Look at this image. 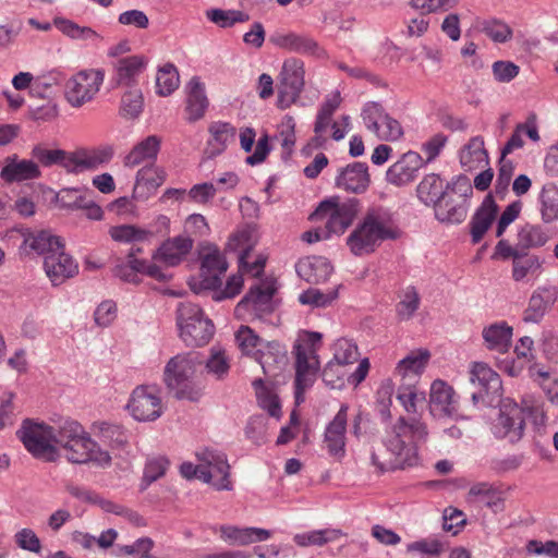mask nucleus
Listing matches in <instances>:
<instances>
[{"instance_id": "obj_1", "label": "nucleus", "mask_w": 558, "mask_h": 558, "mask_svg": "<svg viewBox=\"0 0 558 558\" xmlns=\"http://www.w3.org/2000/svg\"><path fill=\"white\" fill-rule=\"evenodd\" d=\"M427 437L425 422L400 416L386 437L371 446V464L379 474L412 466L417 461V447L426 442Z\"/></svg>"}, {"instance_id": "obj_2", "label": "nucleus", "mask_w": 558, "mask_h": 558, "mask_svg": "<svg viewBox=\"0 0 558 558\" xmlns=\"http://www.w3.org/2000/svg\"><path fill=\"white\" fill-rule=\"evenodd\" d=\"M53 445L63 451V457L71 463H93L100 468L111 464V456L92 439L85 428L75 420L60 418L51 425Z\"/></svg>"}, {"instance_id": "obj_3", "label": "nucleus", "mask_w": 558, "mask_h": 558, "mask_svg": "<svg viewBox=\"0 0 558 558\" xmlns=\"http://www.w3.org/2000/svg\"><path fill=\"white\" fill-rule=\"evenodd\" d=\"M113 154V147L110 145L92 149L80 148L74 151H66L61 148H51L43 143L33 146L31 151L32 158L38 166L45 168L59 166L68 173L74 174L96 170L100 166L109 163Z\"/></svg>"}, {"instance_id": "obj_4", "label": "nucleus", "mask_w": 558, "mask_h": 558, "mask_svg": "<svg viewBox=\"0 0 558 558\" xmlns=\"http://www.w3.org/2000/svg\"><path fill=\"white\" fill-rule=\"evenodd\" d=\"M399 235L392 213L384 207H373L350 233L347 244L353 255L363 256L373 253L384 241L396 240Z\"/></svg>"}, {"instance_id": "obj_5", "label": "nucleus", "mask_w": 558, "mask_h": 558, "mask_svg": "<svg viewBox=\"0 0 558 558\" xmlns=\"http://www.w3.org/2000/svg\"><path fill=\"white\" fill-rule=\"evenodd\" d=\"M199 353L191 351L171 357L163 369V383L179 400L197 402L203 396V389L191 381L196 367L202 365Z\"/></svg>"}, {"instance_id": "obj_6", "label": "nucleus", "mask_w": 558, "mask_h": 558, "mask_svg": "<svg viewBox=\"0 0 558 558\" xmlns=\"http://www.w3.org/2000/svg\"><path fill=\"white\" fill-rule=\"evenodd\" d=\"M472 194L473 189L466 177L447 183L440 199L434 205L436 219L447 225L462 223L468 216Z\"/></svg>"}, {"instance_id": "obj_7", "label": "nucleus", "mask_w": 558, "mask_h": 558, "mask_svg": "<svg viewBox=\"0 0 558 558\" xmlns=\"http://www.w3.org/2000/svg\"><path fill=\"white\" fill-rule=\"evenodd\" d=\"M177 325L180 338L189 347H202L211 339L215 327L204 316L202 308L191 302L180 303L177 310Z\"/></svg>"}, {"instance_id": "obj_8", "label": "nucleus", "mask_w": 558, "mask_h": 558, "mask_svg": "<svg viewBox=\"0 0 558 558\" xmlns=\"http://www.w3.org/2000/svg\"><path fill=\"white\" fill-rule=\"evenodd\" d=\"M16 435L26 450L36 459L56 462L62 456L53 445L51 425L26 418Z\"/></svg>"}, {"instance_id": "obj_9", "label": "nucleus", "mask_w": 558, "mask_h": 558, "mask_svg": "<svg viewBox=\"0 0 558 558\" xmlns=\"http://www.w3.org/2000/svg\"><path fill=\"white\" fill-rule=\"evenodd\" d=\"M359 211V201L353 198L339 203L338 198H329L319 203L310 219L313 221L326 220L325 231L328 236L342 234L352 223Z\"/></svg>"}, {"instance_id": "obj_10", "label": "nucleus", "mask_w": 558, "mask_h": 558, "mask_svg": "<svg viewBox=\"0 0 558 558\" xmlns=\"http://www.w3.org/2000/svg\"><path fill=\"white\" fill-rule=\"evenodd\" d=\"M305 86V64L295 57L283 61L278 75V107L287 109L295 104Z\"/></svg>"}, {"instance_id": "obj_11", "label": "nucleus", "mask_w": 558, "mask_h": 558, "mask_svg": "<svg viewBox=\"0 0 558 558\" xmlns=\"http://www.w3.org/2000/svg\"><path fill=\"white\" fill-rule=\"evenodd\" d=\"M470 383L476 388L471 392L474 404L483 403L493 407L499 403L502 395L500 376L486 363L474 362L470 369Z\"/></svg>"}, {"instance_id": "obj_12", "label": "nucleus", "mask_w": 558, "mask_h": 558, "mask_svg": "<svg viewBox=\"0 0 558 558\" xmlns=\"http://www.w3.org/2000/svg\"><path fill=\"white\" fill-rule=\"evenodd\" d=\"M105 80L102 69H85L72 75L65 83L64 96L68 102L80 108L92 101L100 90Z\"/></svg>"}, {"instance_id": "obj_13", "label": "nucleus", "mask_w": 558, "mask_h": 558, "mask_svg": "<svg viewBox=\"0 0 558 558\" xmlns=\"http://www.w3.org/2000/svg\"><path fill=\"white\" fill-rule=\"evenodd\" d=\"M293 353L295 354L294 398L295 403L301 404L304 401L305 390L314 383L318 361L314 350L302 343L294 344Z\"/></svg>"}, {"instance_id": "obj_14", "label": "nucleus", "mask_w": 558, "mask_h": 558, "mask_svg": "<svg viewBox=\"0 0 558 558\" xmlns=\"http://www.w3.org/2000/svg\"><path fill=\"white\" fill-rule=\"evenodd\" d=\"M132 416L141 422L155 421L162 414L161 399L154 387H136L128 403Z\"/></svg>"}, {"instance_id": "obj_15", "label": "nucleus", "mask_w": 558, "mask_h": 558, "mask_svg": "<svg viewBox=\"0 0 558 558\" xmlns=\"http://www.w3.org/2000/svg\"><path fill=\"white\" fill-rule=\"evenodd\" d=\"M524 427V410L518 404L505 403L493 425V432L498 438H507L510 442H517L522 438Z\"/></svg>"}, {"instance_id": "obj_16", "label": "nucleus", "mask_w": 558, "mask_h": 558, "mask_svg": "<svg viewBox=\"0 0 558 558\" xmlns=\"http://www.w3.org/2000/svg\"><path fill=\"white\" fill-rule=\"evenodd\" d=\"M196 456L198 462H202V466L205 469L204 472L210 474L206 483L211 484L218 490L232 489V484L229 480L230 465L223 452L205 449L197 452Z\"/></svg>"}, {"instance_id": "obj_17", "label": "nucleus", "mask_w": 558, "mask_h": 558, "mask_svg": "<svg viewBox=\"0 0 558 558\" xmlns=\"http://www.w3.org/2000/svg\"><path fill=\"white\" fill-rule=\"evenodd\" d=\"M65 490L77 500H81L83 502L97 505L99 506L105 512L114 513L117 515L123 517L130 522L138 524L142 520L141 515L122 506L119 504H116L111 500L104 499L98 494H96L94 490H90L86 487L76 485L74 483H68L65 485Z\"/></svg>"}, {"instance_id": "obj_18", "label": "nucleus", "mask_w": 558, "mask_h": 558, "mask_svg": "<svg viewBox=\"0 0 558 558\" xmlns=\"http://www.w3.org/2000/svg\"><path fill=\"white\" fill-rule=\"evenodd\" d=\"M228 269L225 256L216 246H208L201 256V284L207 290H217L221 287V277Z\"/></svg>"}, {"instance_id": "obj_19", "label": "nucleus", "mask_w": 558, "mask_h": 558, "mask_svg": "<svg viewBox=\"0 0 558 558\" xmlns=\"http://www.w3.org/2000/svg\"><path fill=\"white\" fill-rule=\"evenodd\" d=\"M269 41L275 46L288 51L310 56L315 58H324L325 50L310 35L299 33H276L270 36Z\"/></svg>"}, {"instance_id": "obj_20", "label": "nucleus", "mask_w": 558, "mask_h": 558, "mask_svg": "<svg viewBox=\"0 0 558 558\" xmlns=\"http://www.w3.org/2000/svg\"><path fill=\"white\" fill-rule=\"evenodd\" d=\"M147 65L144 56L133 54L118 59L113 63L112 84L114 87H138V77Z\"/></svg>"}, {"instance_id": "obj_21", "label": "nucleus", "mask_w": 558, "mask_h": 558, "mask_svg": "<svg viewBox=\"0 0 558 558\" xmlns=\"http://www.w3.org/2000/svg\"><path fill=\"white\" fill-rule=\"evenodd\" d=\"M348 410V404H341L338 413L327 425L324 434V442L328 453L338 460L342 459L345 454Z\"/></svg>"}, {"instance_id": "obj_22", "label": "nucleus", "mask_w": 558, "mask_h": 558, "mask_svg": "<svg viewBox=\"0 0 558 558\" xmlns=\"http://www.w3.org/2000/svg\"><path fill=\"white\" fill-rule=\"evenodd\" d=\"M454 390L446 381H433L429 391V412L435 417H452L457 414L458 402Z\"/></svg>"}, {"instance_id": "obj_23", "label": "nucleus", "mask_w": 558, "mask_h": 558, "mask_svg": "<svg viewBox=\"0 0 558 558\" xmlns=\"http://www.w3.org/2000/svg\"><path fill=\"white\" fill-rule=\"evenodd\" d=\"M423 165L424 161L421 155L410 150L389 167L386 172V179L396 186L407 185L416 178L417 171Z\"/></svg>"}, {"instance_id": "obj_24", "label": "nucleus", "mask_w": 558, "mask_h": 558, "mask_svg": "<svg viewBox=\"0 0 558 558\" xmlns=\"http://www.w3.org/2000/svg\"><path fill=\"white\" fill-rule=\"evenodd\" d=\"M44 269L53 286L63 283L78 272V265L71 255L65 253L64 245L44 259Z\"/></svg>"}, {"instance_id": "obj_25", "label": "nucleus", "mask_w": 558, "mask_h": 558, "mask_svg": "<svg viewBox=\"0 0 558 558\" xmlns=\"http://www.w3.org/2000/svg\"><path fill=\"white\" fill-rule=\"evenodd\" d=\"M369 182L371 179L367 165L357 161L340 168L335 180V184L338 189L354 194L364 193L367 190Z\"/></svg>"}, {"instance_id": "obj_26", "label": "nucleus", "mask_w": 558, "mask_h": 558, "mask_svg": "<svg viewBox=\"0 0 558 558\" xmlns=\"http://www.w3.org/2000/svg\"><path fill=\"white\" fill-rule=\"evenodd\" d=\"M40 177V168L34 159H20L17 155L8 156L0 171V178L8 183L35 180Z\"/></svg>"}, {"instance_id": "obj_27", "label": "nucleus", "mask_w": 558, "mask_h": 558, "mask_svg": "<svg viewBox=\"0 0 558 558\" xmlns=\"http://www.w3.org/2000/svg\"><path fill=\"white\" fill-rule=\"evenodd\" d=\"M254 360L266 375L276 376L288 363L287 350L278 341L265 342L254 352Z\"/></svg>"}, {"instance_id": "obj_28", "label": "nucleus", "mask_w": 558, "mask_h": 558, "mask_svg": "<svg viewBox=\"0 0 558 558\" xmlns=\"http://www.w3.org/2000/svg\"><path fill=\"white\" fill-rule=\"evenodd\" d=\"M498 213V206L492 194H487L470 221V234L474 244L480 243L492 227Z\"/></svg>"}, {"instance_id": "obj_29", "label": "nucleus", "mask_w": 558, "mask_h": 558, "mask_svg": "<svg viewBox=\"0 0 558 558\" xmlns=\"http://www.w3.org/2000/svg\"><path fill=\"white\" fill-rule=\"evenodd\" d=\"M429 359L430 353L426 349L412 351L404 359L399 361L395 373L397 376H400L401 383L417 385Z\"/></svg>"}, {"instance_id": "obj_30", "label": "nucleus", "mask_w": 558, "mask_h": 558, "mask_svg": "<svg viewBox=\"0 0 558 558\" xmlns=\"http://www.w3.org/2000/svg\"><path fill=\"white\" fill-rule=\"evenodd\" d=\"M193 240L187 235H178L166 240L156 253L154 259L165 263L167 266H177L190 253Z\"/></svg>"}, {"instance_id": "obj_31", "label": "nucleus", "mask_w": 558, "mask_h": 558, "mask_svg": "<svg viewBox=\"0 0 558 558\" xmlns=\"http://www.w3.org/2000/svg\"><path fill=\"white\" fill-rule=\"evenodd\" d=\"M295 271L306 282L317 284L328 280L332 266L325 257L312 256L300 259L295 265Z\"/></svg>"}, {"instance_id": "obj_32", "label": "nucleus", "mask_w": 558, "mask_h": 558, "mask_svg": "<svg viewBox=\"0 0 558 558\" xmlns=\"http://www.w3.org/2000/svg\"><path fill=\"white\" fill-rule=\"evenodd\" d=\"M220 537L231 544L245 546L256 542L267 541L271 536L269 530L260 527H238L234 525H221Z\"/></svg>"}, {"instance_id": "obj_33", "label": "nucleus", "mask_w": 558, "mask_h": 558, "mask_svg": "<svg viewBox=\"0 0 558 558\" xmlns=\"http://www.w3.org/2000/svg\"><path fill=\"white\" fill-rule=\"evenodd\" d=\"M211 137L207 142L205 155L207 158H215L222 154L228 144L235 138L236 130L228 122H214L208 129Z\"/></svg>"}, {"instance_id": "obj_34", "label": "nucleus", "mask_w": 558, "mask_h": 558, "mask_svg": "<svg viewBox=\"0 0 558 558\" xmlns=\"http://www.w3.org/2000/svg\"><path fill=\"white\" fill-rule=\"evenodd\" d=\"M161 140L157 135H149L137 143L124 158V166L134 168L148 161L154 163L160 149Z\"/></svg>"}, {"instance_id": "obj_35", "label": "nucleus", "mask_w": 558, "mask_h": 558, "mask_svg": "<svg viewBox=\"0 0 558 558\" xmlns=\"http://www.w3.org/2000/svg\"><path fill=\"white\" fill-rule=\"evenodd\" d=\"M555 301V290L547 288H539L535 290L529 300L526 310L524 311L523 320L526 323H538Z\"/></svg>"}, {"instance_id": "obj_36", "label": "nucleus", "mask_w": 558, "mask_h": 558, "mask_svg": "<svg viewBox=\"0 0 558 558\" xmlns=\"http://www.w3.org/2000/svg\"><path fill=\"white\" fill-rule=\"evenodd\" d=\"M483 338L488 350L506 353L512 339V328L506 323H495L483 329Z\"/></svg>"}, {"instance_id": "obj_37", "label": "nucleus", "mask_w": 558, "mask_h": 558, "mask_svg": "<svg viewBox=\"0 0 558 558\" xmlns=\"http://www.w3.org/2000/svg\"><path fill=\"white\" fill-rule=\"evenodd\" d=\"M24 244L36 254L41 255L44 259L48 255L58 253V251L64 245L60 236H57L46 230L28 234L24 240Z\"/></svg>"}, {"instance_id": "obj_38", "label": "nucleus", "mask_w": 558, "mask_h": 558, "mask_svg": "<svg viewBox=\"0 0 558 558\" xmlns=\"http://www.w3.org/2000/svg\"><path fill=\"white\" fill-rule=\"evenodd\" d=\"M275 292L276 289L270 284H267L266 287L263 288L259 286L251 288L250 291L238 303L235 312L242 313L243 311L247 310H266L269 306Z\"/></svg>"}, {"instance_id": "obj_39", "label": "nucleus", "mask_w": 558, "mask_h": 558, "mask_svg": "<svg viewBox=\"0 0 558 558\" xmlns=\"http://www.w3.org/2000/svg\"><path fill=\"white\" fill-rule=\"evenodd\" d=\"M207 106L208 100L205 95V87L199 81V77L194 76L191 78L187 85V119L190 121H196L201 119L204 116Z\"/></svg>"}, {"instance_id": "obj_40", "label": "nucleus", "mask_w": 558, "mask_h": 558, "mask_svg": "<svg viewBox=\"0 0 558 558\" xmlns=\"http://www.w3.org/2000/svg\"><path fill=\"white\" fill-rule=\"evenodd\" d=\"M460 162L465 170H473L481 163L487 162V153L484 148V141L475 136L460 151Z\"/></svg>"}, {"instance_id": "obj_41", "label": "nucleus", "mask_w": 558, "mask_h": 558, "mask_svg": "<svg viewBox=\"0 0 558 558\" xmlns=\"http://www.w3.org/2000/svg\"><path fill=\"white\" fill-rule=\"evenodd\" d=\"M549 239L547 231L539 225L526 223L518 232V245L522 251L542 247Z\"/></svg>"}, {"instance_id": "obj_42", "label": "nucleus", "mask_w": 558, "mask_h": 558, "mask_svg": "<svg viewBox=\"0 0 558 558\" xmlns=\"http://www.w3.org/2000/svg\"><path fill=\"white\" fill-rule=\"evenodd\" d=\"M442 181L438 174L429 173L423 178L416 187L417 197L425 205H435L444 193Z\"/></svg>"}, {"instance_id": "obj_43", "label": "nucleus", "mask_w": 558, "mask_h": 558, "mask_svg": "<svg viewBox=\"0 0 558 558\" xmlns=\"http://www.w3.org/2000/svg\"><path fill=\"white\" fill-rule=\"evenodd\" d=\"M144 97L140 87L125 88L121 96L120 114L125 119H135L143 111Z\"/></svg>"}, {"instance_id": "obj_44", "label": "nucleus", "mask_w": 558, "mask_h": 558, "mask_svg": "<svg viewBox=\"0 0 558 558\" xmlns=\"http://www.w3.org/2000/svg\"><path fill=\"white\" fill-rule=\"evenodd\" d=\"M56 27L65 36L75 40H90L95 41L100 36L93 28L88 26H80L71 20L63 17H56L53 20Z\"/></svg>"}, {"instance_id": "obj_45", "label": "nucleus", "mask_w": 558, "mask_h": 558, "mask_svg": "<svg viewBox=\"0 0 558 558\" xmlns=\"http://www.w3.org/2000/svg\"><path fill=\"white\" fill-rule=\"evenodd\" d=\"M99 438L111 449H122L129 442L128 432L121 425L106 422L99 424Z\"/></svg>"}, {"instance_id": "obj_46", "label": "nucleus", "mask_w": 558, "mask_h": 558, "mask_svg": "<svg viewBox=\"0 0 558 558\" xmlns=\"http://www.w3.org/2000/svg\"><path fill=\"white\" fill-rule=\"evenodd\" d=\"M165 180L166 171L162 168L150 163L149 166H145L137 171L134 192H136L141 186L147 187L148 191H156L165 182Z\"/></svg>"}, {"instance_id": "obj_47", "label": "nucleus", "mask_w": 558, "mask_h": 558, "mask_svg": "<svg viewBox=\"0 0 558 558\" xmlns=\"http://www.w3.org/2000/svg\"><path fill=\"white\" fill-rule=\"evenodd\" d=\"M541 215L545 223H550L558 219V186L547 184L541 193Z\"/></svg>"}, {"instance_id": "obj_48", "label": "nucleus", "mask_w": 558, "mask_h": 558, "mask_svg": "<svg viewBox=\"0 0 558 558\" xmlns=\"http://www.w3.org/2000/svg\"><path fill=\"white\" fill-rule=\"evenodd\" d=\"M542 267V260L536 255L521 251L512 263V278L514 281L523 280L529 274H534Z\"/></svg>"}, {"instance_id": "obj_49", "label": "nucleus", "mask_w": 558, "mask_h": 558, "mask_svg": "<svg viewBox=\"0 0 558 558\" xmlns=\"http://www.w3.org/2000/svg\"><path fill=\"white\" fill-rule=\"evenodd\" d=\"M179 73L172 63H167L159 69L156 77L157 93L168 96L179 87Z\"/></svg>"}, {"instance_id": "obj_50", "label": "nucleus", "mask_w": 558, "mask_h": 558, "mask_svg": "<svg viewBox=\"0 0 558 558\" xmlns=\"http://www.w3.org/2000/svg\"><path fill=\"white\" fill-rule=\"evenodd\" d=\"M397 399L408 413H416L417 403L425 401V392H420L417 385L401 383L398 389Z\"/></svg>"}, {"instance_id": "obj_51", "label": "nucleus", "mask_w": 558, "mask_h": 558, "mask_svg": "<svg viewBox=\"0 0 558 558\" xmlns=\"http://www.w3.org/2000/svg\"><path fill=\"white\" fill-rule=\"evenodd\" d=\"M109 233L114 241L123 243L142 242L151 235V232L132 225L112 227Z\"/></svg>"}, {"instance_id": "obj_52", "label": "nucleus", "mask_w": 558, "mask_h": 558, "mask_svg": "<svg viewBox=\"0 0 558 558\" xmlns=\"http://www.w3.org/2000/svg\"><path fill=\"white\" fill-rule=\"evenodd\" d=\"M420 306V295L416 289L412 286L408 287L401 300L396 305V313L400 320H409Z\"/></svg>"}, {"instance_id": "obj_53", "label": "nucleus", "mask_w": 558, "mask_h": 558, "mask_svg": "<svg viewBox=\"0 0 558 558\" xmlns=\"http://www.w3.org/2000/svg\"><path fill=\"white\" fill-rule=\"evenodd\" d=\"M338 298L337 289H329L326 292L319 289L311 288L300 294L299 301L301 304L311 305L314 307H326L330 305Z\"/></svg>"}, {"instance_id": "obj_54", "label": "nucleus", "mask_w": 558, "mask_h": 558, "mask_svg": "<svg viewBox=\"0 0 558 558\" xmlns=\"http://www.w3.org/2000/svg\"><path fill=\"white\" fill-rule=\"evenodd\" d=\"M206 16L222 28L231 27L239 22L248 21V15L239 10L211 9L206 12Z\"/></svg>"}, {"instance_id": "obj_55", "label": "nucleus", "mask_w": 558, "mask_h": 558, "mask_svg": "<svg viewBox=\"0 0 558 558\" xmlns=\"http://www.w3.org/2000/svg\"><path fill=\"white\" fill-rule=\"evenodd\" d=\"M235 340L241 351L246 355H252L253 357L256 349L262 348L265 343L263 339L259 338L248 326L240 327L235 333Z\"/></svg>"}, {"instance_id": "obj_56", "label": "nucleus", "mask_w": 558, "mask_h": 558, "mask_svg": "<svg viewBox=\"0 0 558 558\" xmlns=\"http://www.w3.org/2000/svg\"><path fill=\"white\" fill-rule=\"evenodd\" d=\"M206 369L217 379H222L229 373L230 363L225 350L211 348Z\"/></svg>"}, {"instance_id": "obj_57", "label": "nucleus", "mask_w": 558, "mask_h": 558, "mask_svg": "<svg viewBox=\"0 0 558 558\" xmlns=\"http://www.w3.org/2000/svg\"><path fill=\"white\" fill-rule=\"evenodd\" d=\"M337 537L338 531L336 530H317L308 533L296 534L293 539L299 546H322Z\"/></svg>"}, {"instance_id": "obj_58", "label": "nucleus", "mask_w": 558, "mask_h": 558, "mask_svg": "<svg viewBox=\"0 0 558 558\" xmlns=\"http://www.w3.org/2000/svg\"><path fill=\"white\" fill-rule=\"evenodd\" d=\"M393 384L390 379H386L379 386L376 392V410L384 420L391 416L390 407L392 404Z\"/></svg>"}, {"instance_id": "obj_59", "label": "nucleus", "mask_w": 558, "mask_h": 558, "mask_svg": "<svg viewBox=\"0 0 558 558\" xmlns=\"http://www.w3.org/2000/svg\"><path fill=\"white\" fill-rule=\"evenodd\" d=\"M357 359V347L348 339H339L335 344L333 361L343 367L347 364H351Z\"/></svg>"}, {"instance_id": "obj_60", "label": "nucleus", "mask_w": 558, "mask_h": 558, "mask_svg": "<svg viewBox=\"0 0 558 558\" xmlns=\"http://www.w3.org/2000/svg\"><path fill=\"white\" fill-rule=\"evenodd\" d=\"M483 32L495 43H506L512 37L511 27L500 20L486 21Z\"/></svg>"}, {"instance_id": "obj_61", "label": "nucleus", "mask_w": 558, "mask_h": 558, "mask_svg": "<svg viewBox=\"0 0 558 558\" xmlns=\"http://www.w3.org/2000/svg\"><path fill=\"white\" fill-rule=\"evenodd\" d=\"M386 114L381 105L377 102L366 104L362 111V118L366 128L374 133L378 131Z\"/></svg>"}, {"instance_id": "obj_62", "label": "nucleus", "mask_w": 558, "mask_h": 558, "mask_svg": "<svg viewBox=\"0 0 558 558\" xmlns=\"http://www.w3.org/2000/svg\"><path fill=\"white\" fill-rule=\"evenodd\" d=\"M375 134L383 141H397L403 135V130L400 122L387 113Z\"/></svg>"}, {"instance_id": "obj_63", "label": "nucleus", "mask_w": 558, "mask_h": 558, "mask_svg": "<svg viewBox=\"0 0 558 558\" xmlns=\"http://www.w3.org/2000/svg\"><path fill=\"white\" fill-rule=\"evenodd\" d=\"M15 543L24 550L38 554L41 549L40 539L32 529H22L14 535Z\"/></svg>"}, {"instance_id": "obj_64", "label": "nucleus", "mask_w": 558, "mask_h": 558, "mask_svg": "<svg viewBox=\"0 0 558 558\" xmlns=\"http://www.w3.org/2000/svg\"><path fill=\"white\" fill-rule=\"evenodd\" d=\"M217 187L214 185V183L205 182L193 185L187 195L189 198L197 204L205 205L207 204L214 196L216 195Z\"/></svg>"}]
</instances>
